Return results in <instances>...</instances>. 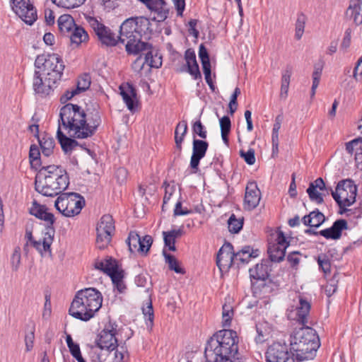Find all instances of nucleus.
<instances>
[{
	"mask_svg": "<svg viewBox=\"0 0 362 362\" xmlns=\"http://www.w3.org/2000/svg\"><path fill=\"white\" fill-rule=\"evenodd\" d=\"M117 325L109 322L99 334L97 340L98 348L100 350L113 351L117 346Z\"/></svg>",
	"mask_w": 362,
	"mask_h": 362,
	"instance_id": "2eb2a0df",
	"label": "nucleus"
},
{
	"mask_svg": "<svg viewBox=\"0 0 362 362\" xmlns=\"http://www.w3.org/2000/svg\"><path fill=\"white\" fill-rule=\"evenodd\" d=\"M199 57L201 59L202 66L211 65L208 52L202 44L200 45L199 48Z\"/></svg>",
	"mask_w": 362,
	"mask_h": 362,
	"instance_id": "6e6d98bb",
	"label": "nucleus"
},
{
	"mask_svg": "<svg viewBox=\"0 0 362 362\" xmlns=\"http://www.w3.org/2000/svg\"><path fill=\"white\" fill-rule=\"evenodd\" d=\"M85 206V199L75 192L62 193L54 202L56 209L68 218L78 215Z\"/></svg>",
	"mask_w": 362,
	"mask_h": 362,
	"instance_id": "6e6552de",
	"label": "nucleus"
},
{
	"mask_svg": "<svg viewBox=\"0 0 362 362\" xmlns=\"http://www.w3.org/2000/svg\"><path fill=\"white\" fill-rule=\"evenodd\" d=\"M238 336L232 329H223L210 338L205 347L206 362H232L238 353Z\"/></svg>",
	"mask_w": 362,
	"mask_h": 362,
	"instance_id": "7ed1b4c3",
	"label": "nucleus"
},
{
	"mask_svg": "<svg viewBox=\"0 0 362 362\" xmlns=\"http://www.w3.org/2000/svg\"><path fill=\"white\" fill-rule=\"evenodd\" d=\"M35 66L40 69L43 76H47L56 84L61 81L65 67L62 58L56 54L38 56Z\"/></svg>",
	"mask_w": 362,
	"mask_h": 362,
	"instance_id": "0eeeda50",
	"label": "nucleus"
},
{
	"mask_svg": "<svg viewBox=\"0 0 362 362\" xmlns=\"http://www.w3.org/2000/svg\"><path fill=\"white\" fill-rule=\"evenodd\" d=\"M324 221L325 216L320 211H312L303 218V222L305 226L315 228L319 227Z\"/></svg>",
	"mask_w": 362,
	"mask_h": 362,
	"instance_id": "473e14b6",
	"label": "nucleus"
},
{
	"mask_svg": "<svg viewBox=\"0 0 362 362\" xmlns=\"http://www.w3.org/2000/svg\"><path fill=\"white\" fill-rule=\"evenodd\" d=\"M325 66V62L322 59H320L315 65L314 70L312 74L313 85L311 87L310 97L313 98L316 93V89L318 87L321 78L322 70Z\"/></svg>",
	"mask_w": 362,
	"mask_h": 362,
	"instance_id": "2f4dec72",
	"label": "nucleus"
},
{
	"mask_svg": "<svg viewBox=\"0 0 362 362\" xmlns=\"http://www.w3.org/2000/svg\"><path fill=\"white\" fill-rule=\"evenodd\" d=\"M59 116L67 134L77 139L91 136L101 122L100 115L97 110L85 112L80 106L71 103L61 108Z\"/></svg>",
	"mask_w": 362,
	"mask_h": 362,
	"instance_id": "f257e3e1",
	"label": "nucleus"
},
{
	"mask_svg": "<svg viewBox=\"0 0 362 362\" xmlns=\"http://www.w3.org/2000/svg\"><path fill=\"white\" fill-rule=\"evenodd\" d=\"M38 218L43 220L47 223V226L46 229L49 227L53 228L52 225L54 222V216L52 214L47 212L45 210Z\"/></svg>",
	"mask_w": 362,
	"mask_h": 362,
	"instance_id": "0e129e2a",
	"label": "nucleus"
},
{
	"mask_svg": "<svg viewBox=\"0 0 362 362\" xmlns=\"http://www.w3.org/2000/svg\"><path fill=\"white\" fill-rule=\"evenodd\" d=\"M259 255V250H254L250 246H245L241 250L235 253V260L245 264L247 263L251 258L258 257Z\"/></svg>",
	"mask_w": 362,
	"mask_h": 362,
	"instance_id": "cd10ccee",
	"label": "nucleus"
},
{
	"mask_svg": "<svg viewBox=\"0 0 362 362\" xmlns=\"http://www.w3.org/2000/svg\"><path fill=\"white\" fill-rule=\"evenodd\" d=\"M165 186V194L163 197V208L164 207V205L167 204V202L170 199L172 195L175 192V187L174 185H170V184L164 183Z\"/></svg>",
	"mask_w": 362,
	"mask_h": 362,
	"instance_id": "680f3d73",
	"label": "nucleus"
},
{
	"mask_svg": "<svg viewBox=\"0 0 362 362\" xmlns=\"http://www.w3.org/2000/svg\"><path fill=\"white\" fill-rule=\"evenodd\" d=\"M346 150L350 154H354L357 163H362V138L355 139L346 144Z\"/></svg>",
	"mask_w": 362,
	"mask_h": 362,
	"instance_id": "c85d7f7f",
	"label": "nucleus"
},
{
	"mask_svg": "<svg viewBox=\"0 0 362 362\" xmlns=\"http://www.w3.org/2000/svg\"><path fill=\"white\" fill-rule=\"evenodd\" d=\"M40 151L37 147L31 146L30 148L29 158L32 165H37L40 158Z\"/></svg>",
	"mask_w": 362,
	"mask_h": 362,
	"instance_id": "bf43d9fd",
	"label": "nucleus"
},
{
	"mask_svg": "<svg viewBox=\"0 0 362 362\" xmlns=\"http://www.w3.org/2000/svg\"><path fill=\"white\" fill-rule=\"evenodd\" d=\"M141 243V237L135 231H131L127 240V243L129 246V250L132 253H135L138 251V246Z\"/></svg>",
	"mask_w": 362,
	"mask_h": 362,
	"instance_id": "a19ab883",
	"label": "nucleus"
},
{
	"mask_svg": "<svg viewBox=\"0 0 362 362\" xmlns=\"http://www.w3.org/2000/svg\"><path fill=\"white\" fill-rule=\"evenodd\" d=\"M163 255L170 270L174 271L177 274H185L184 269L180 267L179 262L174 256L167 253L165 250L163 251Z\"/></svg>",
	"mask_w": 362,
	"mask_h": 362,
	"instance_id": "e433bc0d",
	"label": "nucleus"
},
{
	"mask_svg": "<svg viewBox=\"0 0 362 362\" xmlns=\"http://www.w3.org/2000/svg\"><path fill=\"white\" fill-rule=\"evenodd\" d=\"M332 196L341 209L352 205L356 201V186L350 180L340 181L334 191L330 189Z\"/></svg>",
	"mask_w": 362,
	"mask_h": 362,
	"instance_id": "1a4fd4ad",
	"label": "nucleus"
},
{
	"mask_svg": "<svg viewBox=\"0 0 362 362\" xmlns=\"http://www.w3.org/2000/svg\"><path fill=\"white\" fill-rule=\"evenodd\" d=\"M347 228V222L344 219L337 220L332 227L322 230L320 234L327 239H339L341 235V231Z\"/></svg>",
	"mask_w": 362,
	"mask_h": 362,
	"instance_id": "b1692460",
	"label": "nucleus"
},
{
	"mask_svg": "<svg viewBox=\"0 0 362 362\" xmlns=\"http://www.w3.org/2000/svg\"><path fill=\"white\" fill-rule=\"evenodd\" d=\"M153 243V239L151 235H145L141 238V243L138 246V251L141 254H147Z\"/></svg>",
	"mask_w": 362,
	"mask_h": 362,
	"instance_id": "de8ad7c7",
	"label": "nucleus"
},
{
	"mask_svg": "<svg viewBox=\"0 0 362 362\" xmlns=\"http://www.w3.org/2000/svg\"><path fill=\"white\" fill-rule=\"evenodd\" d=\"M345 16L346 20L352 21L356 25L362 24V0H350Z\"/></svg>",
	"mask_w": 362,
	"mask_h": 362,
	"instance_id": "4be33fe9",
	"label": "nucleus"
},
{
	"mask_svg": "<svg viewBox=\"0 0 362 362\" xmlns=\"http://www.w3.org/2000/svg\"><path fill=\"white\" fill-rule=\"evenodd\" d=\"M209 144L206 141L197 139H193L192 155L190 159V167L193 173L198 171L199 161L205 156Z\"/></svg>",
	"mask_w": 362,
	"mask_h": 362,
	"instance_id": "412c9836",
	"label": "nucleus"
},
{
	"mask_svg": "<svg viewBox=\"0 0 362 362\" xmlns=\"http://www.w3.org/2000/svg\"><path fill=\"white\" fill-rule=\"evenodd\" d=\"M267 362H287L289 361V354L285 344L280 342L273 343L266 353Z\"/></svg>",
	"mask_w": 362,
	"mask_h": 362,
	"instance_id": "a211bd4d",
	"label": "nucleus"
},
{
	"mask_svg": "<svg viewBox=\"0 0 362 362\" xmlns=\"http://www.w3.org/2000/svg\"><path fill=\"white\" fill-rule=\"evenodd\" d=\"M317 263L320 268L325 274L330 272L331 264L328 258L325 255H320L317 258Z\"/></svg>",
	"mask_w": 362,
	"mask_h": 362,
	"instance_id": "603ef678",
	"label": "nucleus"
},
{
	"mask_svg": "<svg viewBox=\"0 0 362 362\" xmlns=\"http://www.w3.org/2000/svg\"><path fill=\"white\" fill-rule=\"evenodd\" d=\"M115 230L113 218L106 214L101 217L96 228V245L100 250H103L110 244L112 233Z\"/></svg>",
	"mask_w": 362,
	"mask_h": 362,
	"instance_id": "f8f14e48",
	"label": "nucleus"
},
{
	"mask_svg": "<svg viewBox=\"0 0 362 362\" xmlns=\"http://www.w3.org/2000/svg\"><path fill=\"white\" fill-rule=\"evenodd\" d=\"M55 230L54 228H47V231L44 233L43 237L38 240H35L33 238L32 231L26 230L25 237L30 244L41 254L44 252L51 253V245L53 243Z\"/></svg>",
	"mask_w": 362,
	"mask_h": 362,
	"instance_id": "dca6fc26",
	"label": "nucleus"
},
{
	"mask_svg": "<svg viewBox=\"0 0 362 362\" xmlns=\"http://www.w3.org/2000/svg\"><path fill=\"white\" fill-rule=\"evenodd\" d=\"M203 71L205 76V80L210 88L214 90V85L212 82L211 79V65L206 66H202Z\"/></svg>",
	"mask_w": 362,
	"mask_h": 362,
	"instance_id": "338daca9",
	"label": "nucleus"
},
{
	"mask_svg": "<svg viewBox=\"0 0 362 362\" xmlns=\"http://www.w3.org/2000/svg\"><path fill=\"white\" fill-rule=\"evenodd\" d=\"M69 185L66 171L60 165L42 166L35 177V190L43 196L55 197Z\"/></svg>",
	"mask_w": 362,
	"mask_h": 362,
	"instance_id": "20e7f679",
	"label": "nucleus"
},
{
	"mask_svg": "<svg viewBox=\"0 0 362 362\" xmlns=\"http://www.w3.org/2000/svg\"><path fill=\"white\" fill-rule=\"evenodd\" d=\"M256 330L257 337L255 338L257 343L263 342L265 340V337L268 334V330L264 324H257L256 325Z\"/></svg>",
	"mask_w": 362,
	"mask_h": 362,
	"instance_id": "864d4df0",
	"label": "nucleus"
},
{
	"mask_svg": "<svg viewBox=\"0 0 362 362\" xmlns=\"http://www.w3.org/2000/svg\"><path fill=\"white\" fill-rule=\"evenodd\" d=\"M86 0H52V1L59 7L71 9L77 8L82 4Z\"/></svg>",
	"mask_w": 362,
	"mask_h": 362,
	"instance_id": "37998d69",
	"label": "nucleus"
},
{
	"mask_svg": "<svg viewBox=\"0 0 362 362\" xmlns=\"http://www.w3.org/2000/svg\"><path fill=\"white\" fill-rule=\"evenodd\" d=\"M120 94L123 101L130 111L134 110V105L136 100V93L134 88L129 84H122L119 86Z\"/></svg>",
	"mask_w": 362,
	"mask_h": 362,
	"instance_id": "393cba45",
	"label": "nucleus"
},
{
	"mask_svg": "<svg viewBox=\"0 0 362 362\" xmlns=\"http://www.w3.org/2000/svg\"><path fill=\"white\" fill-rule=\"evenodd\" d=\"M320 346L319 337L313 328L296 329L290 337V352L298 361L313 359Z\"/></svg>",
	"mask_w": 362,
	"mask_h": 362,
	"instance_id": "423d86ee",
	"label": "nucleus"
},
{
	"mask_svg": "<svg viewBox=\"0 0 362 362\" xmlns=\"http://www.w3.org/2000/svg\"><path fill=\"white\" fill-rule=\"evenodd\" d=\"M185 59L187 66V72L193 76L194 79H201L202 75L194 52L191 49H187L185 53Z\"/></svg>",
	"mask_w": 362,
	"mask_h": 362,
	"instance_id": "a878e982",
	"label": "nucleus"
},
{
	"mask_svg": "<svg viewBox=\"0 0 362 362\" xmlns=\"http://www.w3.org/2000/svg\"><path fill=\"white\" fill-rule=\"evenodd\" d=\"M351 30L349 28L345 31L344 37L341 44V48L344 49H348L351 45Z\"/></svg>",
	"mask_w": 362,
	"mask_h": 362,
	"instance_id": "774afa93",
	"label": "nucleus"
},
{
	"mask_svg": "<svg viewBox=\"0 0 362 362\" xmlns=\"http://www.w3.org/2000/svg\"><path fill=\"white\" fill-rule=\"evenodd\" d=\"M317 189L320 191L327 190L324 180L321 177L316 179L310 184L307 193L312 201L317 204H322L323 202V193L320 192Z\"/></svg>",
	"mask_w": 362,
	"mask_h": 362,
	"instance_id": "5701e85b",
	"label": "nucleus"
},
{
	"mask_svg": "<svg viewBox=\"0 0 362 362\" xmlns=\"http://www.w3.org/2000/svg\"><path fill=\"white\" fill-rule=\"evenodd\" d=\"M139 54L144 55L145 62L150 67L159 68L162 65V58L157 54H153L152 46L149 44V48L141 51Z\"/></svg>",
	"mask_w": 362,
	"mask_h": 362,
	"instance_id": "7c9ffc66",
	"label": "nucleus"
},
{
	"mask_svg": "<svg viewBox=\"0 0 362 362\" xmlns=\"http://www.w3.org/2000/svg\"><path fill=\"white\" fill-rule=\"evenodd\" d=\"M21 260V248L16 247L14 248L11 257V264L13 271H17L20 267Z\"/></svg>",
	"mask_w": 362,
	"mask_h": 362,
	"instance_id": "8fccbe9b",
	"label": "nucleus"
},
{
	"mask_svg": "<svg viewBox=\"0 0 362 362\" xmlns=\"http://www.w3.org/2000/svg\"><path fill=\"white\" fill-rule=\"evenodd\" d=\"M220 127L221 137L225 144L228 145V134L230 131L231 122L228 116H224L220 119Z\"/></svg>",
	"mask_w": 362,
	"mask_h": 362,
	"instance_id": "ea45409f",
	"label": "nucleus"
},
{
	"mask_svg": "<svg viewBox=\"0 0 362 362\" xmlns=\"http://www.w3.org/2000/svg\"><path fill=\"white\" fill-rule=\"evenodd\" d=\"M90 85V77L88 74H84L78 78L76 87L74 88L78 91V93H81L88 89Z\"/></svg>",
	"mask_w": 362,
	"mask_h": 362,
	"instance_id": "09e8293b",
	"label": "nucleus"
},
{
	"mask_svg": "<svg viewBox=\"0 0 362 362\" xmlns=\"http://www.w3.org/2000/svg\"><path fill=\"white\" fill-rule=\"evenodd\" d=\"M142 312L144 315L146 325L151 328L153 325L154 314L151 300H148L146 306L142 308Z\"/></svg>",
	"mask_w": 362,
	"mask_h": 362,
	"instance_id": "c03bdc74",
	"label": "nucleus"
},
{
	"mask_svg": "<svg viewBox=\"0 0 362 362\" xmlns=\"http://www.w3.org/2000/svg\"><path fill=\"white\" fill-rule=\"evenodd\" d=\"M34 339V329H33L30 332L27 333L25 336V351L27 352H29L32 350L33 347Z\"/></svg>",
	"mask_w": 362,
	"mask_h": 362,
	"instance_id": "e2e57ef3",
	"label": "nucleus"
},
{
	"mask_svg": "<svg viewBox=\"0 0 362 362\" xmlns=\"http://www.w3.org/2000/svg\"><path fill=\"white\" fill-rule=\"evenodd\" d=\"M233 309L230 304L225 303L222 307V324L223 327H230L233 317Z\"/></svg>",
	"mask_w": 362,
	"mask_h": 362,
	"instance_id": "79ce46f5",
	"label": "nucleus"
},
{
	"mask_svg": "<svg viewBox=\"0 0 362 362\" xmlns=\"http://www.w3.org/2000/svg\"><path fill=\"white\" fill-rule=\"evenodd\" d=\"M101 293L94 288H86L76 292L69 310L70 315L82 321L93 318L102 306Z\"/></svg>",
	"mask_w": 362,
	"mask_h": 362,
	"instance_id": "39448f33",
	"label": "nucleus"
},
{
	"mask_svg": "<svg viewBox=\"0 0 362 362\" xmlns=\"http://www.w3.org/2000/svg\"><path fill=\"white\" fill-rule=\"evenodd\" d=\"M42 75L40 71H35L33 87L35 93L45 96L50 94L57 84L52 81L49 80L47 76H44L43 79Z\"/></svg>",
	"mask_w": 362,
	"mask_h": 362,
	"instance_id": "6ab92c4d",
	"label": "nucleus"
},
{
	"mask_svg": "<svg viewBox=\"0 0 362 362\" xmlns=\"http://www.w3.org/2000/svg\"><path fill=\"white\" fill-rule=\"evenodd\" d=\"M86 21L93 29L98 40L106 46H115L120 42L119 35L117 36L111 29L99 21L96 18L92 16L86 17Z\"/></svg>",
	"mask_w": 362,
	"mask_h": 362,
	"instance_id": "9b49d317",
	"label": "nucleus"
},
{
	"mask_svg": "<svg viewBox=\"0 0 362 362\" xmlns=\"http://www.w3.org/2000/svg\"><path fill=\"white\" fill-rule=\"evenodd\" d=\"M187 132V122L182 120L180 122L175 128V141L176 147L179 149H182V143L184 140V137Z\"/></svg>",
	"mask_w": 362,
	"mask_h": 362,
	"instance_id": "c9c22d12",
	"label": "nucleus"
},
{
	"mask_svg": "<svg viewBox=\"0 0 362 362\" xmlns=\"http://www.w3.org/2000/svg\"><path fill=\"white\" fill-rule=\"evenodd\" d=\"M289 246V242L281 230L272 233L269 240L268 254L272 262H280L284 260L286 250Z\"/></svg>",
	"mask_w": 362,
	"mask_h": 362,
	"instance_id": "9d476101",
	"label": "nucleus"
},
{
	"mask_svg": "<svg viewBox=\"0 0 362 362\" xmlns=\"http://www.w3.org/2000/svg\"><path fill=\"white\" fill-rule=\"evenodd\" d=\"M228 230L233 233H238L243 228V219L236 218L234 214H232L228 221Z\"/></svg>",
	"mask_w": 362,
	"mask_h": 362,
	"instance_id": "a18cd8bd",
	"label": "nucleus"
},
{
	"mask_svg": "<svg viewBox=\"0 0 362 362\" xmlns=\"http://www.w3.org/2000/svg\"><path fill=\"white\" fill-rule=\"evenodd\" d=\"M269 271L270 269L267 264L262 262L250 269V276L252 279L264 281L268 278Z\"/></svg>",
	"mask_w": 362,
	"mask_h": 362,
	"instance_id": "bb28decb",
	"label": "nucleus"
},
{
	"mask_svg": "<svg viewBox=\"0 0 362 362\" xmlns=\"http://www.w3.org/2000/svg\"><path fill=\"white\" fill-rule=\"evenodd\" d=\"M57 136L59 144H61L62 148L65 151L68 152L71 151L75 144V141L71 138L67 137L61 131L60 125L59 126Z\"/></svg>",
	"mask_w": 362,
	"mask_h": 362,
	"instance_id": "4c0bfd02",
	"label": "nucleus"
},
{
	"mask_svg": "<svg viewBox=\"0 0 362 362\" xmlns=\"http://www.w3.org/2000/svg\"><path fill=\"white\" fill-rule=\"evenodd\" d=\"M163 235L165 245L168 247L170 251H175V238L173 236H172L170 233L165 231L163 232Z\"/></svg>",
	"mask_w": 362,
	"mask_h": 362,
	"instance_id": "13d9d810",
	"label": "nucleus"
},
{
	"mask_svg": "<svg viewBox=\"0 0 362 362\" xmlns=\"http://www.w3.org/2000/svg\"><path fill=\"white\" fill-rule=\"evenodd\" d=\"M38 141L42 153L45 156L49 157L52 154L54 147V140L51 136L45 134L42 138L38 137Z\"/></svg>",
	"mask_w": 362,
	"mask_h": 362,
	"instance_id": "72a5a7b5",
	"label": "nucleus"
},
{
	"mask_svg": "<svg viewBox=\"0 0 362 362\" xmlns=\"http://www.w3.org/2000/svg\"><path fill=\"white\" fill-rule=\"evenodd\" d=\"M261 192L256 182H249L245 188L243 201V208L247 211H252L259 204Z\"/></svg>",
	"mask_w": 362,
	"mask_h": 362,
	"instance_id": "f3484780",
	"label": "nucleus"
},
{
	"mask_svg": "<svg viewBox=\"0 0 362 362\" xmlns=\"http://www.w3.org/2000/svg\"><path fill=\"white\" fill-rule=\"evenodd\" d=\"M127 357V351L125 347H117L115 352V357L112 362H125V358Z\"/></svg>",
	"mask_w": 362,
	"mask_h": 362,
	"instance_id": "5fc2aeb1",
	"label": "nucleus"
},
{
	"mask_svg": "<svg viewBox=\"0 0 362 362\" xmlns=\"http://www.w3.org/2000/svg\"><path fill=\"white\" fill-rule=\"evenodd\" d=\"M95 268L103 271L107 275L117 269L116 262L112 259H107L95 263Z\"/></svg>",
	"mask_w": 362,
	"mask_h": 362,
	"instance_id": "58836bf2",
	"label": "nucleus"
},
{
	"mask_svg": "<svg viewBox=\"0 0 362 362\" xmlns=\"http://www.w3.org/2000/svg\"><path fill=\"white\" fill-rule=\"evenodd\" d=\"M240 156L244 158L248 165H253L255 163V150L250 148L247 151H240Z\"/></svg>",
	"mask_w": 362,
	"mask_h": 362,
	"instance_id": "4d7b16f0",
	"label": "nucleus"
},
{
	"mask_svg": "<svg viewBox=\"0 0 362 362\" xmlns=\"http://www.w3.org/2000/svg\"><path fill=\"white\" fill-rule=\"evenodd\" d=\"M13 11L28 25L37 20V11L30 0H11Z\"/></svg>",
	"mask_w": 362,
	"mask_h": 362,
	"instance_id": "4468645a",
	"label": "nucleus"
},
{
	"mask_svg": "<svg viewBox=\"0 0 362 362\" xmlns=\"http://www.w3.org/2000/svg\"><path fill=\"white\" fill-rule=\"evenodd\" d=\"M283 117L281 115H277L273 126L272 139H279V132L281 129Z\"/></svg>",
	"mask_w": 362,
	"mask_h": 362,
	"instance_id": "052dcab7",
	"label": "nucleus"
},
{
	"mask_svg": "<svg viewBox=\"0 0 362 362\" xmlns=\"http://www.w3.org/2000/svg\"><path fill=\"white\" fill-rule=\"evenodd\" d=\"M294 304L288 309V317L296 320L303 325L308 323V316L310 310V302L300 294H296Z\"/></svg>",
	"mask_w": 362,
	"mask_h": 362,
	"instance_id": "ddd939ff",
	"label": "nucleus"
},
{
	"mask_svg": "<svg viewBox=\"0 0 362 362\" xmlns=\"http://www.w3.org/2000/svg\"><path fill=\"white\" fill-rule=\"evenodd\" d=\"M151 32L148 18L139 16L127 19L120 26V42L125 43L127 53L137 54L141 51L149 48V43L141 41V37L143 35L151 34Z\"/></svg>",
	"mask_w": 362,
	"mask_h": 362,
	"instance_id": "f03ea898",
	"label": "nucleus"
},
{
	"mask_svg": "<svg viewBox=\"0 0 362 362\" xmlns=\"http://www.w3.org/2000/svg\"><path fill=\"white\" fill-rule=\"evenodd\" d=\"M76 26L74 20L70 15H62L58 19V27L63 35H68Z\"/></svg>",
	"mask_w": 362,
	"mask_h": 362,
	"instance_id": "c756f323",
	"label": "nucleus"
},
{
	"mask_svg": "<svg viewBox=\"0 0 362 362\" xmlns=\"http://www.w3.org/2000/svg\"><path fill=\"white\" fill-rule=\"evenodd\" d=\"M67 36L69 37L72 43L76 44L77 45L86 42L88 39V33L85 29L77 25Z\"/></svg>",
	"mask_w": 362,
	"mask_h": 362,
	"instance_id": "f704fd0d",
	"label": "nucleus"
},
{
	"mask_svg": "<svg viewBox=\"0 0 362 362\" xmlns=\"http://www.w3.org/2000/svg\"><path fill=\"white\" fill-rule=\"evenodd\" d=\"M192 129L194 134L199 136L202 139L206 138L207 132L200 120L194 122Z\"/></svg>",
	"mask_w": 362,
	"mask_h": 362,
	"instance_id": "3c124183",
	"label": "nucleus"
},
{
	"mask_svg": "<svg viewBox=\"0 0 362 362\" xmlns=\"http://www.w3.org/2000/svg\"><path fill=\"white\" fill-rule=\"evenodd\" d=\"M44 211V206L40 205L36 202H33V205L30 209V213L37 218H39Z\"/></svg>",
	"mask_w": 362,
	"mask_h": 362,
	"instance_id": "69168bd1",
	"label": "nucleus"
},
{
	"mask_svg": "<svg viewBox=\"0 0 362 362\" xmlns=\"http://www.w3.org/2000/svg\"><path fill=\"white\" fill-rule=\"evenodd\" d=\"M305 22L306 16L303 13L299 14L296 23L295 37L296 40H300L302 37L304 33Z\"/></svg>",
	"mask_w": 362,
	"mask_h": 362,
	"instance_id": "49530a36",
	"label": "nucleus"
},
{
	"mask_svg": "<svg viewBox=\"0 0 362 362\" xmlns=\"http://www.w3.org/2000/svg\"><path fill=\"white\" fill-rule=\"evenodd\" d=\"M234 261L235 260L233 245L229 243H225L217 254V266L220 270L228 269L233 265Z\"/></svg>",
	"mask_w": 362,
	"mask_h": 362,
	"instance_id": "aec40b11",
	"label": "nucleus"
}]
</instances>
